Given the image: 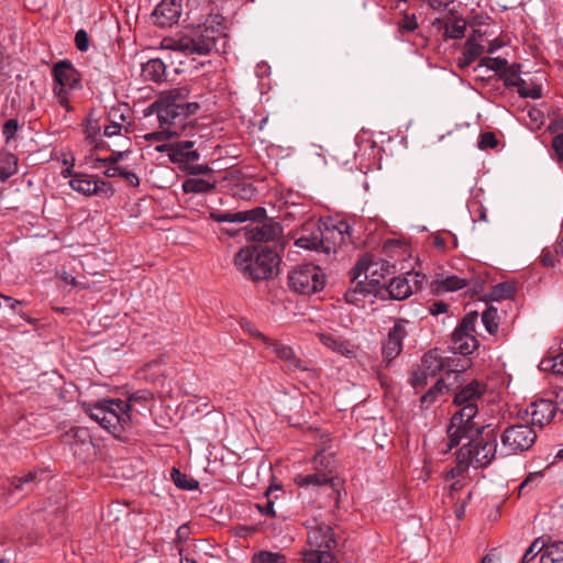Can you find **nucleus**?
<instances>
[{"label":"nucleus","instance_id":"nucleus-1","mask_svg":"<svg viewBox=\"0 0 563 563\" xmlns=\"http://www.w3.org/2000/svg\"><path fill=\"white\" fill-rule=\"evenodd\" d=\"M487 391V385L474 379L461 386L454 395L453 404L461 409L455 412L448 427L449 449H453L461 442V434H472L478 430L475 418L478 412L477 401Z\"/></svg>","mask_w":563,"mask_h":563},{"label":"nucleus","instance_id":"nucleus-2","mask_svg":"<svg viewBox=\"0 0 563 563\" xmlns=\"http://www.w3.org/2000/svg\"><path fill=\"white\" fill-rule=\"evenodd\" d=\"M233 263L245 278L260 282L278 275L280 257L266 246L251 245L242 247L234 255Z\"/></svg>","mask_w":563,"mask_h":563},{"label":"nucleus","instance_id":"nucleus-3","mask_svg":"<svg viewBox=\"0 0 563 563\" xmlns=\"http://www.w3.org/2000/svg\"><path fill=\"white\" fill-rule=\"evenodd\" d=\"M143 399L136 394L131 395L126 401L121 399H104L90 406L87 413L100 427L112 435L119 438L122 432L132 426V405Z\"/></svg>","mask_w":563,"mask_h":563},{"label":"nucleus","instance_id":"nucleus-4","mask_svg":"<svg viewBox=\"0 0 563 563\" xmlns=\"http://www.w3.org/2000/svg\"><path fill=\"white\" fill-rule=\"evenodd\" d=\"M227 35L220 23L207 21L198 26L191 34L172 40L167 47L185 55H208L212 51L219 52L224 48Z\"/></svg>","mask_w":563,"mask_h":563},{"label":"nucleus","instance_id":"nucleus-5","mask_svg":"<svg viewBox=\"0 0 563 563\" xmlns=\"http://www.w3.org/2000/svg\"><path fill=\"white\" fill-rule=\"evenodd\" d=\"M467 439L468 442L460 449H466L470 453L471 464L476 467L489 465L497 453V437L494 430L478 423V430L470 435L461 434V441Z\"/></svg>","mask_w":563,"mask_h":563},{"label":"nucleus","instance_id":"nucleus-6","mask_svg":"<svg viewBox=\"0 0 563 563\" xmlns=\"http://www.w3.org/2000/svg\"><path fill=\"white\" fill-rule=\"evenodd\" d=\"M52 75L54 79V97L62 107L70 111L69 92L80 88L81 76L79 71L74 67L71 62L63 59L53 66Z\"/></svg>","mask_w":563,"mask_h":563},{"label":"nucleus","instance_id":"nucleus-7","mask_svg":"<svg viewBox=\"0 0 563 563\" xmlns=\"http://www.w3.org/2000/svg\"><path fill=\"white\" fill-rule=\"evenodd\" d=\"M325 285V275L319 266L313 264H302L288 274L289 288L300 295H312L323 289Z\"/></svg>","mask_w":563,"mask_h":563},{"label":"nucleus","instance_id":"nucleus-8","mask_svg":"<svg viewBox=\"0 0 563 563\" xmlns=\"http://www.w3.org/2000/svg\"><path fill=\"white\" fill-rule=\"evenodd\" d=\"M537 433L528 424H515L505 429L500 437L501 454L511 455L523 453L532 448Z\"/></svg>","mask_w":563,"mask_h":563},{"label":"nucleus","instance_id":"nucleus-9","mask_svg":"<svg viewBox=\"0 0 563 563\" xmlns=\"http://www.w3.org/2000/svg\"><path fill=\"white\" fill-rule=\"evenodd\" d=\"M190 89L187 86L175 87L164 91L159 97L150 106V113H156L157 119L172 120L178 115V110L181 109L184 101L189 98Z\"/></svg>","mask_w":563,"mask_h":563},{"label":"nucleus","instance_id":"nucleus-10","mask_svg":"<svg viewBox=\"0 0 563 563\" xmlns=\"http://www.w3.org/2000/svg\"><path fill=\"white\" fill-rule=\"evenodd\" d=\"M352 227L345 220H330L321 227L323 253L335 252L336 246H341L352 241Z\"/></svg>","mask_w":563,"mask_h":563},{"label":"nucleus","instance_id":"nucleus-11","mask_svg":"<svg viewBox=\"0 0 563 563\" xmlns=\"http://www.w3.org/2000/svg\"><path fill=\"white\" fill-rule=\"evenodd\" d=\"M63 439L65 443L69 444L74 455L81 461H87L95 454L92 438L87 428H71L63 435Z\"/></svg>","mask_w":563,"mask_h":563},{"label":"nucleus","instance_id":"nucleus-12","mask_svg":"<svg viewBox=\"0 0 563 563\" xmlns=\"http://www.w3.org/2000/svg\"><path fill=\"white\" fill-rule=\"evenodd\" d=\"M258 339L264 343L267 349H271L272 352L276 355V357L286 362L289 369L292 371H309L306 362L300 360L294 349L289 345H286L277 340H273L265 334H257Z\"/></svg>","mask_w":563,"mask_h":563},{"label":"nucleus","instance_id":"nucleus-13","mask_svg":"<svg viewBox=\"0 0 563 563\" xmlns=\"http://www.w3.org/2000/svg\"><path fill=\"white\" fill-rule=\"evenodd\" d=\"M183 11V0H162L153 12L154 23L168 27L177 23Z\"/></svg>","mask_w":563,"mask_h":563},{"label":"nucleus","instance_id":"nucleus-14","mask_svg":"<svg viewBox=\"0 0 563 563\" xmlns=\"http://www.w3.org/2000/svg\"><path fill=\"white\" fill-rule=\"evenodd\" d=\"M307 543L309 550H332L336 542L333 529L325 523H314L308 530Z\"/></svg>","mask_w":563,"mask_h":563},{"label":"nucleus","instance_id":"nucleus-15","mask_svg":"<svg viewBox=\"0 0 563 563\" xmlns=\"http://www.w3.org/2000/svg\"><path fill=\"white\" fill-rule=\"evenodd\" d=\"M407 335V331L402 320H399L389 330L387 339L383 343V357L387 363L396 358L402 351V341Z\"/></svg>","mask_w":563,"mask_h":563},{"label":"nucleus","instance_id":"nucleus-16","mask_svg":"<svg viewBox=\"0 0 563 563\" xmlns=\"http://www.w3.org/2000/svg\"><path fill=\"white\" fill-rule=\"evenodd\" d=\"M531 417L532 426L543 428L549 424L555 416L556 407L553 401L548 399H539L529 405L526 410Z\"/></svg>","mask_w":563,"mask_h":563},{"label":"nucleus","instance_id":"nucleus-17","mask_svg":"<svg viewBox=\"0 0 563 563\" xmlns=\"http://www.w3.org/2000/svg\"><path fill=\"white\" fill-rule=\"evenodd\" d=\"M395 266L390 265L386 261H379L365 265L363 262H358L355 267L351 271V279L356 280L364 272L365 278L372 277V282L379 283L380 278H385L386 275L393 274Z\"/></svg>","mask_w":563,"mask_h":563},{"label":"nucleus","instance_id":"nucleus-18","mask_svg":"<svg viewBox=\"0 0 563 563\" xmlns=\"http://www.w3.org/2000/svg\"><path fill=\"white\" fill-rule=\"evenodd\" d=\"M282 231V227L277 222L265 221L261 224L246 227L245 236L251 241L269 242L277 240Z\"/></svg>","mask_w":563,"mask_h":563},{"label":"nucleus","instance_id":"nucleus-19","mask_svg":"<svg viewBox=\"0 0 563 563\" xmlns=\"http://www.w3.org/2000/svg\"><path fill=\"white\" fill-rule=\"evenodd\" d=\"M265 217L264 208H255L249 211H238V212H229V211H219L212 210L209 212V218L216 222H232V223H243L249 220H258Z\"/></svg>","mask_w":563,"mask_h":563},{"label":"nucleus","instance_id":"nucleus-20","mask_svg":"<svg viewBox=\"0 0 563 563\" xmlns=\"http://www.w3.org/2000/svg\"><path fill=\"white\" fill-rule=\"evenodd\" d=\"M194 141L175 142L169 161L177 164L180 168H185L189 163L197 162L200 158V154L194 150Z\"/></svg>","mask_w":563,"mask_h":563},{"label":"nucleus","instance_id":"nucleus-21","mask_svg":"<svg viewBox=\"0 0 563 563\" xmlns=\"http://www.w3.org/2000/svg\"><path fill=\"white\" fill-rule=\"evenodd\" d=\"M319 341L331 351L349 358L356 356V347L347 340L336 338L331 333H318Z\"/></svg>","mask_w":563,"mask_h":563},{"label":"nucleus","instance_id":"nucleus-22","mask_svg":"<svg viewBox=\"0 0 563 563\" xmlns=\"http://www.w3.org/2000/svg\"><path fill=\"white\" fill-rule=\"evenodd\" d=\"M159 130L144 135V139L150 142H165L172 139L185 135L181 126L176 125L175 121L158 119Z\"/></svg>","mask_w":563,"mask_h":563},{"label":"nucleus","instance_id":"nucleus-23","mask_svg":"<svg viewBox=\"0 0 563 563\" xmlns=\"http://www.w3.org/2000/svg\"><path fill=\"white\" fill-rule=\"evenodd\" d=\"M305 232L307 233L301 234L295 244L301 249L323 252L321 225L313 224L309 232L308 229H305Z\"/></svg>","mask_w":563,"mask_h":563},{"label":"nucleus","instance_id":"nucleus-24","mask_svg":"<svg viewBox=\"0 0 563 563\" xmlns=\"http://www.w3.org/2000/svg\"><path fill=\"white\" fill-rule=\"evenodd\" d=\"M477 347V340L475 335H471L467 332L454 330L452 333V350L454 353L462 355L472 354Z\"/></svg>","mask_w":563,"mask_h":563},{"label":"nucleus","instance_id":"nucleus-25","mask_svg":"<svg viewBox=\"0 0 563 563\" xmlns=\"http://www.w3.org/2000/svg\"><path fill=\"white\" fill-rule=\"evenodd\" d=\"M295 483L300 487L331 485L335 487L334 477L327 472L316 471L313 474L297 475Z\"/></svg>","mask_w":563,"mask_h":563},{"label":"nucleus","instance_id":"nucleus-26","mask_svg":"<svg viewBox=\"0 0 563 563\" xmlns=\"http://www.w3.org/2000/svg\"><path fill=\"white\" fill-rule=\"evenodd\" d=\"M142 76L145 80L162 82L166 79V65L161 58H152L142 65Z\"/></svg>","mask_w":563,"mask_h":563},{"label":"nucleus","instance_id":"nucleus-27","mask_svg":"<svg viewBox=\"0 0 563 563\" xmlns=\"http://www.w3.org/2000/svg\"><path fill=\"white\" fill-rule=\"evenodd\" d=\"M387 291L391 299L405 300L411 296L412 289L406 277H394L387 286Z\"/></svg>","mask_w":563,"mask_h":563},{"label":"nucleus","instance_id":"nucleus-28","mask_svg":"<svg viewBox=\"0 0 563 563\" xmlns=\"http://www.w3.org/2000/svg\"><path fill=\"white\" fill-rule=\"evenodd\" d=\"M69 186L73 190L82 194L85 196L96 195L95 178L87 174H75L74 178L69 180Z\"/></svg>","mask_w":563,"mask_h":563},{"label":"nucleus","instance_id":"nucleus-29","mask_svg":"<svg viewBox=\"0 0 563 563\" xmlns=\"http://www.w3.org/2000/svg\"><path fill=\"white\" fill-rule=\"evenodd\" d=\"M507 87H516L521 98L539 99L542 97V88L540 85L528 84L522 78L510 80L507 78Z\"/></svg>","mask_w":563,"mask_h":563},{"label":"nucleus","instance_id":"nucleus-30","mask_svg":"<svg viewBox=\"0 0 563 563\" xmlns=\"http://www.w3.org/2000/svg\"><path fill=\"white\" fill-rule=\"evenodd\" d=\"M443 34L442 37L444 41L448 40H460L463 38L466 32L467 23L463 18H453L443 23Z\"/></svg>","mask_w":563,"mask_h":563},{"label":"nucleus","instance_id":"nucleus-31","mask_svg":"<svg viewBox=\"0 0 563 563\" xmlns=\"http://www.w3.org/2000/svg\"><path fill=\"white\" fill-rule=\"evenodd\" d=\"M471 279L461 278L456 275H450L445 278L438 279L434 282V290L437 292L456 291L470 286Z\"/></svg>","mask_w":563,"mask_h":563},{"label":"nucleus","instance_id":"nucleus-32","mask_svg":"<svg viewBox=\"0 0 563 563\" xmlns=\"http://www.w3.org/2000/svg\"><path fill=\"white\" fill-rule=\"evenodd\" d=\"M449 388L443 378L437 380V383L429 388L420 397V406L422 409H429L433 404H435L441 396L448 393Z\"/></svg>","mask_w":563,"mask_h":563},{"label":"nucleus","instance_id":"nucleus-33","mask_svg":"<svg viewBox=\"0 0 563 563\" xmlns=\"http://www.w3.org/2000/svg\"><path fill=\"white\" fill-rule=\"evenodd\" d=\"M421 367L431 377H434L444 367L443 360L439 356L437 350L427 352L421 360Z\"/></svg>","mask_w":563,"mask_h":563},{"label":"nucleus","instance_id":"nucleus-34","mask_svg":"<svg viewBox=\"0 0 563 563\" xmlns=\"http://www.w3.org/2000/svg\"><path fill=\"white\" fill-rule=\"evenodd\" d=\"M470 453L466 449H459L456 452V465L446 474V479L462 476L471 466Z\"/></svg>","mask_w":563,"mask_h":563},{"label":"nucleus","instance_id":"nucleus-35","mask_svg":"<svg viewBox=\"0 0 563 563\" xmlns=\"http://www.w3.org/2000/svg\"><path fill=\"white\" fill-rule=\"evenodd\" d=\"M214 188V183H209L202 178H187L183 183V190L186 194H205L212 191Z\"/></svg>","mask_w":563,"mask_h":563},{"label":"nucleus","instance_id":"nucleus-36","mask_svg":"<svg viewBox=\"0 0 563 563\" xmlns=\"http://www.w3.org/2000/svg\"><path fill=\"white\" fill-rule=\"evenodd\" d=\"M18 170V157L12 153H5L0 157V181L4 183Z\"/></svg>","mask_w":563,"mask_h":563},{"label":"nucleus","instance_id":"nucleus-37","mask_svg":"<svg viewBox=\"0 0 563 563\" xmlns=\"http://www.w3.org/2000/svg\"><path fill=\"white\" fill-rule=\"evenodd\" d=\"M541 563H563V541H556L544 548Z\"/></svg>","mask_w":563,"mask_h":563},{"label":"nucleus","instance_id":"nucleus-38","mask_svg":"<svg viewBox=\"0 0 563 563\" xmlns=\"http://www.w3.org/2000/svg\"><path fill=\"white\" fill-rule=\"evenodd\" d=\"M302 555L303 563H336L331 550H306Z\"/></svg>","mask_w":563,"mask_h":563},{"label":"nucleus","instance_id":"nucleus-39","mask_svg":"<svg viewBox=\"0 0 563 563\" xmlns=\"http://www.w3.org/2000/svg\"><path fill=\"white\" fill-rule=\"evenodd\" d=\"M313 467L316 471L332 474L335 467V461L333 455L325 451H319L313 457Z\"/></svg>","mask_w":563,"mask_h":563},{"label":"nucleus","instance_id":"nucleus-40","mask_svg":"<svg viewBox=\"0 0 563 563\" xmlns=\"http://www.w3.org/2000/svg\"><path fill=\"white\" fill-rule=\"evenodd\" d=\"M181 109L178 110V115L175 118V123L178 126H181V131L185 135H187V124L185 123V120L197 112L199 109L198 102H187V100L184 101L183 106H180Z\"/></svg>","mask_w":563,"mask_h":563},{"label":"nucleus","instance_id":"nucleus-41","mask_svg":"<svg viewBox=\"0 0 563 563\" xmlns=\"http://www.w3.org/2000/svg\"><path fill=\"white\" fill-rule=\"evenodd\" d=\"M516 294V287L512 283H500L492 288L489 297L492 300L501 301L510 299Z\"/></svg>","mask_w":563,"mask_h":563},{"label":"nucleus","instance_id":"nucleus-42","mask_svg":"<svg viewBox=\"0 0 563 563\" xmlns=\"http://www.w3.org/2000/svg\"><path fill=\"white\" fill-rule=\"evenodd\" d=\"M170 477L174 484L180 489L194 490L199 487V483L196 479L188 477L177 468L172 470Z\"/></svg>","mask_w":563,"mask_h":563},{"label":"nucleus","instance_id":"nucleus-43","mask_svg":"<svg viewBox=\"0 0 563 563\" xmlns=\"http://www.w3.org/2000/svg\"><path fill=\"white\" fill-rule=\"evenodd\" d=\"M418 26L417 16L413 13H402L401 18L397 22V31L401 35L415 32Z\"/></svg>","mask_w":563,"mask_h":563},{"label":"nucleus","instance_id":"nucleus-44","mask_svg":"<svg viewBox=\"0 0 563 563\" xmlns=\"http://www.w3.org/2000/svg\"><path fill=\"white\" fill-rule=\"evenodd\" d=\"M498 311L495 307H488L482 313V321L485 325V329L490 333L495 334L498 330Z\"/></svg>","mask_w":563,"mask_h":563},{"label":"nucleus","instance_id":"nucleus-45","mask_svg":"<svg viewBox=\"0 0 563 563\" xmlns=\"http://www.w3.org/2000/svg\"><path fill=\"white\" fill-rule=\"evenodd\" d=\"M252 563H286V556L279 552L260 551L254 554Z\"/></svg>","mask_w":563,"mask_h":563},{"label":"nucleus","instance_id":"nucleus-46","mask_svg":"<svg viewBox=\"0 0 563 563\" xmlns=\"http://www.w3.org/2000/svg\"><path fill=\"white\" fill-rule=\"evenodd\" d=\"M479 65L500 73L508 68V62L500 57H484L481 59Z\"/></svg>","mask_w":563,"mask_h":563},{"label":"nucleus","instance_id":"nucleus-47","mask_svg":"<svg viewBox=\"0 0 563 563\" xmlns=\"http://www.w3.org/2000/svg\"><path fill=\"white\" fill-rule=\"evenodd\" d=\"M463 51L475 62L484 53V46L474 42V36H468Z\"/></svg>","mask_w":563,"mask_h":563},{"label":"nucleus","instance_id":"nucleus-48","mask_svg":"<svg viewBox=\"0 0 563 563\" xmlns=\"http://www.w3.org/2000/svg\"><path fill=\"white\" fill-rule=\"evenodd\" d=\"M476 321L477 312H470L462 319L456 330L474 335Z\"/></svg>","mask_w":563,"mask_h":563},{"label":"nucleus","instance_id":"nucleus-49","mask_svg":"<svg viewBox=\"0 0 563 563\" xmlns=\"http://www.w3.org/2000/svg\"><path fill=\"white\" fill-rule=\"evenodd\" d=\"M431 377L427 372H424L421 367H418L412 372L410 383L413 388H422L428 384V379Z\"/></svg>","mask_w":563,"mask_h":563},{"label":"nucleus","instance_id":"nucleus-50","mask_svg":"<svg viewBox=\"0 0 563 563\" xmlns=\"http://www.w3.org/2000/svg\"><path fill=\"white\" fill-rule=\"evenodd\" d=\"M118 110H112L110 112V124L104 126V131H103V134L104 136L107 137H111V136H114V135H118L120 134L121 130H122V125L115 121V117H118Z\"/></svg>","mask_w":563,"mask_h":563},{"label":"nucleus","instance_id":"nucleus-51","mask_svg":"<svg viewBox=\"0 0 563 563\" xmlns=\"http://www.w3.org/2000/svg\"><path fill=\"white\" fill-rule=\"evenodd\" d=\"M35 479H36V473L30 472L24 476L13 477L11 484L14 487V489L22 490L25 488V486L34 483Z\"/></svg>","mask_w":563,"mask_h":563},{"label":"nucleus","instance_id":"nucleus-52","mask_svg":"<svg viewBox=\"0 0 563 563\" xmlns=\"http://www.w3.org/2000/svg\"><path fill=\"white\" fill-rule=\"evenodd\" d=\"M129 153V151L113 152L108 157L97 158V163L100 165H115L118 162L124 159Z\"/></svg>","mask_w":563,"mask_h":563},{"label":"nucleus","instance_id":"nucleus-53","mask_svg":"<svg viewBox=\"0 0 563 563\" xmlns=\"http://www.w3.org/2000/svg\"><path fill=\"white\" fill-rule=\"evenodd\" d=\"M478 146L482 150L494 148L495 146H497V139L495 134L492 132H485L481 134Z\"/></svg>","mask_w":563,"mask_h":563},{"label":"nucleus","instance_id":"nucleus-54","mask_svg":"<svg viewBox=\"0 0 563 563\" xmlns=\"http://www.w3.org/2000/svg\"><path fill=\"white\" fill-rule=\"evenodd\" d=\"M75 44L78 51L86 52L89 47V37L85 30H79L75 34Z\"/></svg>","mask_w":563,"mask_h":563},{"label":"nucleus","instance_id":"nucleus-55","mask_svg":"<svg viewBox=\"0 0 563 563\" xmlns=\"http://www.w3.org/2000/svg\"><path fill=\"white\" fill-rule=\"evenodd\" d=\"M520 68L521 67L519 64H512V65H508V68H506L504 70V73H501L500 77L504 80V84L506 87H507V78H509L510 80H516L517 78H520L519 77Z\"/></svg>","mask_w":563,"mask_h":563},{"label":"nucleus","instance_id":"nucleus-56","mask_svg":"<svg viewBox=\"0 0 563 563\" xmlns=\"http://www.w3.org/2000/svg\"><path fill=\"white\" fill-rule=\"evenodd\" d=\"M18 129H19V124L15 119H10L4 123L2 133H3L7 142L14 139Z\"/></svg>","mask_w":563,"mask_h":563},{"label":"nucleus","instance_id":"nucleus-57","mask_svg":"<svg viewBox=\"0 0 563 563\" xmlns=\"http://www.w3.org/2000/svg\"><path fill=\"white\" fill-rule=\"evenodd\" d=\"M542 549L543 544L539 545V540L533 541L523 554L522 563H529Z\"/></svg>","mask_w":563,"mask_h":563},{"label":"nucleus","instance_id":"nucleus-58","mask_svg":"<svg viewBox=\"0 0 563 563\" xmlns=\"http://www.w3.org/2000/svg\"><path fill=\"white\" fill-rule=\"evenodd\" d=\"M95 184L97 186L96 195L103 194L107 196H112L114 194V189L111 183L95 179Z\"/></svg>","mask_w":563,"mask_h":563},{"label":"nucleus","instance_id":"nucleus-59","mask_svg":"<svg viewBox=\"0 0 563 563\" xmlns=\"http://www.w3.org/2000/svg\"><path fill=\"white\" fill-rule=\"evenodd\" d=\"M548 130L551 133H555L558 131H563V115L554 113V115L551 119V122L548 126Z\"/></svg>","mask_w":563,"mask_h":563},{"label":"nucleus","instance_id":"nucleus-60","mask_svg":"<svg viewBox=\"0 0 563 563\" xmlns=\"http://www.w3.org/2000/svg\"><path fill=\"white\" fill-rule=\"evenodd\" d=\"M448 308H449V306L445 302H443V301H434L429 307V311H430L431 314L438 316V314L446 312Z\"/></svg>","mask_w":563,"mask_h":563},{"label":"nucleus","instance_id":"nucleus-61","mask_svg":"<svg viewBox=\"0 0 563 563\" xmlns=\"http://www.w3.org/2000/svg\"><path fill=\"white\" fill-rule=\"evenodd\" d=\"M107 169L103 172L106 177L113 178V177H122V174L124 172V168L117 166V165H106Z\"/></svg>","mask_w":563,"mask_h":563},{"label":"nucleus","instance_id":"nucleus-62","mask_svg":"<svg viewBox=\"0 0 563 563\" xmlns=\"http://www.w3.org/2000/svg\"><path fill=\"white\" fill-rule=\"evenodd\" d=\"M122 178H124V180L132 187H137L140 185V178L133 172L124 169Z\"/></svg>","mask_w":563,"mask_h":563},{"label":"nucleus","instance_id":"nucleus-63","mask_svg":"<svg viewBox=\"0 0 563 563\" xmlns=\"http://www.w3.org/2000/svg\"><path fill=\"white\" fill-rule=\"evenodd\" d=\"M552 371L555 374L563 375V352L559 353L552 361Z\"/></svg>","mask_w":563,"mask_h":563},{"label":"nucleus","instance_id":"nucleus-64","mask_svg":"<svg viewBox=\"0 0 563 563\" xmlns=\"http://www.w3.org/2000/svg\"><path fill=\"white\" fill-rule=\"evenodd\" d=\"M260 512L264 516L275 517L274 505L271 500H267L265 505H257Z\"/></svg>","mask_w":563,"mask_h":563}]
</instances>
